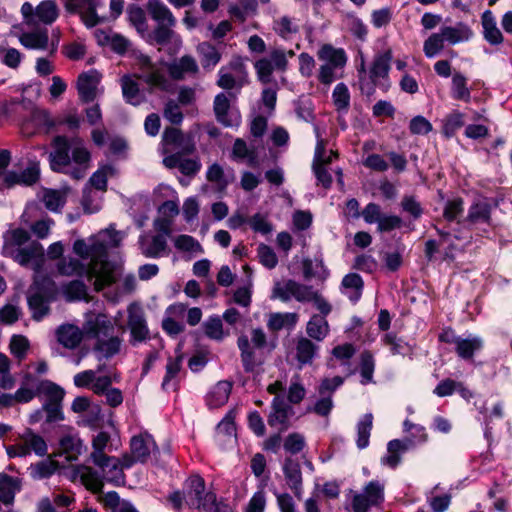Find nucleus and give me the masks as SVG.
I'll use <instances>...</instances> for the list:
<instances>
[{"mask_svg": "<svg viewBox=\"0 0 512 512\" xmlns=\"http://www.w3.org/2000/svg\"><path fill=\"white\" fill-rule=\"evenodd\" d=\"M6 253L19 265L34 272L33 285L28 294V305L33 319L40 321L49 313V304L56 300L58 289L55 282L47 276V259L42 244L37 241L23 248L5 247Z\"/></svg>", "mask_w": 512, "mask_h": 512, "instance_id": "obj_1", "label": "nucleus"}, {"mask_svg": "<svg viewBox=\"0 0 512 512\" xmlns=\"http://www.w3.org/2000/svg\"><path fill=\"white\" fill-rule=\"evenodd\" d=\"M89 264L85 265L79 260L70 259L66 263V274L75 273L85 276L89 282L93 281L95 289L100 291L116 281L113 267L107 258V246L100 241H94L89 245Z\"/></svg>", "mask_w": 512, "mask_h": 512, "instance_id": "obj_2", "label": "nucleus"}, {"mask_svg": "<svg viewBox=\"0 0 512 512\" xmlns=\"http://www.w3.org/2000/svg\"><path fill=\"white\" fill-rule=\"evenodd\" d=\"M84 329L89 337L96 340L93 352L99 361L110 359L120 352L122 339L114 335V324L107 315L103 313L87 315Z\"/></svg>", "mask_w": 512, "mask_h": 512, "instance_id": "obj_3", "label": "nucleus"}, {"mask_svg": "<svg viewBox=\"0 0 512 512\" xmlns=\"http://www.w3.org/2000/svg\"><path fill=\"white\" fill-rule=\"evenodd\" d=\"M21 13L24 19L23 24L27 27L52 24L58 17L59 11L54 0H44L34 7L30 2L21 6Z\"/></svg>", "mask_w": 512, "mask_h": 512, "instance_id": "obj_4", "label": "nucleus"}, {"mask_svg": "<svg viewBox=\"0 0 512 512\" xmlns=\"http://www.w3.org/2000/svg\"><path fill=\"white\" fill-rule=\"evenodd\" d=\"M69 149L70 147L66 140V175H70L76 180L83 179L90 168L91 154L87 148L77 146L72 149L70 159Z\"/></svg>", "mask_w": 512, "mask_h": 512, "instance_id": "obj_5", "label": "nucleus"}, {"mask_svg": "<svg viewBox=\"0 0 512 512\" xmlns=\"http://www.w3.org/2000/svg\"><path fill=\"white\" fill-rule=\"evenodd\" d=\"M101 0H66V12L79 14L81 21L87 28H92L104 21L97 14Z\"/></svg>", "mask_w": 512, "mask_h": 512, "instance_id": "obj_6", "label": "nucleus"}, {"mask_svg": "<svg viewBox=\"0 0 512 512\" xmlns=\"http://www.w3.org/2000/svg\"><path fill=\"white\" fill-rule=\"evenodd\" d=\"M38 391L45 397L44 409L47 413V421L53 422L60 419L62 389L50 381H43L40 383Z\"/></svg>", "mask_w": 512, "mask_h": 512, "instance_id": "obj_7", "label": "nucleus"}, {"mask_svg": "<svg viewBox=\"0 0 512 512\" xmlns=\"http://www.w3.org/2000/svg\"><path fill=\"white\" fill-rule=\"evenodd\" d=\"M40 179V163L30 160L22 171H8L4 176V184L10 188L15 185L32 186Z\"/></svg>", "mask_w": 512, "mask_h": 512, "instance_id": "obj_8", "label": "nucleus"}, {"mask_svg": "<svg viewBox=\"0 0 512 512\" xmlns=\"http://www.w3.org/2000/svg\"><path fill=\"white\" fill-rule=\"evenodd\" d=\"M128 327L131 333V343L143 342L149 338V329L146 324L143 310L132 303L128 307Z\"/></svg>", "mask_w": 512, "mask_h": 512, "instance_id": "obj_9", "label": "nucleus"}, {"mask_svg": "<svg viewBox=\"0 0 512 512\" xmlns=\"http://www.w3.org/2000/svg\"><path fill=\"white\" fill-rule=\"evenodd\" d=\"M83 335V331L78 327L72 324H66V350L76 349V352H66V358H69L76 365H78L88 353V348L81 346Z\"/></svg>", "mask_w": 512, "mask_h": 512, "instance_id": "obj_10", "label": "nucleus"}, {"mask_svg": "<svg viewBox=\"0 0 512 512\" xmlns=\"http://www.w3.org/2000/svg\"><path fill=\"white\" fill-rule=\"evenodd\" d=\"M162 141L166 145H171L179 149L176 153L193 154L196 150L193 137L191 135H185L180 129L175 127L165 128Z\"/></svg>", "mask_w": 512, "mask_h": 512, "instance_id": "obj_11", "label": "nucleus"}, {"mask_svg": "<svg viewBox=\"0 0 512 512\" xmlns=\"http://www.w3.org/2000/svg\"><path fill=\"white\" fill-rule=\"evenodd\" d=\"M187 154L173 153L163 159V164L168 169L178 168L179 171L188 177H194L202 167L198 157L184 158Z\"/></svg>", "mask_w": 512, "mask_h": 512, "instance_id": "obj_12", "label": "nucleus"}, {"mask_svg": "<svg viewBox=\"0 0 512 512\" xmlns=\"http://www.w3.org/2000/svg\"><path fill=\"white\" fill-rule=\"evenodd\" d=\"M308 285L300 284L295 280L289 279L283 284L276 282L272 290V298H278L283 302H288L294 297L297 301L303 302Z\"/></svg>", "mask_w": 512, "mask_h": 512, "instance_id": "obj_13", "label": "nucleus"}, {"mask_svg": "<svg viewBox=\"0 0 512 512\" xmlns=\"http://www.w3.org/2000/svg\"><path fill=\"white\" fill-rule=\"evenodd\" d=\"M293 414V408L286 403L285 399L276 396L272 401V412L268 416V424L270 427L281 425L280 432H283L289 428V418Z\"/></svg>", "mask_w": 512, "mask_h": 512, "instance_id": "obj_14", "label": "nucleus"}, {"mask_svg": "<svg viewBox=\"0 0 512 512\" xmlns=\"http://www.w3.org/2000/svg\"><path fill=\"white\" fill-rule=\"evenodd\" d=\"M94 35L98 45L109 46L118 55H124L131 46V42L126 37L112 30L97 29Z\"/></svg>", "mask_w": 512, "mask_h": 512, "instance_id": "obj_15", "label": "nucleus"}, {"mask_svg": "<svg viewBox=\"0 0 512 512\" xmlns=\"http://www.w3.org/2000/svg\"><path fill=\"white\" fill-rule=\"evenodd\" d=\"M99 74L96 70L83 72L78 76L77 91L82 103H91L96 98Z\"/></svg>", "mask_w": 512, "mask_h": 512, "instance_id": "obj_16", "label": "nucleus"}, {"mask_svg": "<svg viewBox=\"0 0 512 512\" xmlns=\"http://www.w3.org/2000/svg\"><path fill=\"white\" fill-rule=\"evenodd\" d=\"M491 204L486 200H476L470 206L467 217L458 223L463 225L487 224L491 225Z\"/></svg>", "mask_w": 512, "mask_h": 512, "instance_id": "obj_17", "label": "nucleus"}, {"mask_svg": "<svg viewBox=\"0 0 512 512\" xmlns=\"http://www.w3.org/2000/svg\"><path fill=\"white\" fill-rule=\"evenodd\" d=\"M31 30L23 31L19 42L28 49H45L48 45V30L46 27L34 26Z\"/></svg>", "mask_w": 512, "mask_h": 512, "instance_id": "obj_18", "label": "nucleus"}, {"mask_svg": "<svg viewBox=\"0 0 512 512\" xmlns=\"http://www.w3.org/2000/svg\"><path fill=\"white\" fill-rule=\"evenodd\" d=\"M237 345L240 350L241 362L246 373H252L256 367L262 364V360L258 357L254 347H252L248 337L241 335L237 339Z\"/></svg>", "mask_w": 512, "mask_h": 512, "instance_id": "obj_19", "label": "nucleus"}, {"mask_svg": "<svg viewBox=\"0 0 512 512\" xmlns=\"http://www.w3.org/2000/svg\"><path fill=\"white\" fill-rule=\"evenodd\" d=\"M283 473L289 488L296 497L300 498L302 490V472L301 466L297 459L287 457L283 464Z\"/></svg>", "mask_w": 512, "mask_h": 512, "instance_id": "obj_20", "label": "nucleus"}, {"mask_svg": "<svg viewBox=\"0 0 512 512\" xmlns=\"http://www.w3.org/2000/svg\"><path fill=\"white\" fill-rule=\"evenodd\" d=\"M63 252L64 245L61 241H57L48 247L45 257L47 259L46 267L48 268L47 276L50 278L57 274H64V260L61 259Z\"/></svg>", "mask_w": 512, "mask_h": 512, "instance_id": "obj_21", "label": "nucleus"}, {"mask_svg": "<svg viewBox=\"0 0 512 512\" xmlns=\"http://www.w3.org/2000/svg\"><path fill=\"white\" fill-rule=\"evenodd\" d=\"M93 463L101 469L103 477L110 482H118L124 478L120 458L105 455L93 461Z\"/></svg>", "mask_w": 512, "mask_h": 512, "instance_id": "obj_22", "label": "nucleus"}, {"mask_svg": "<svg viewBox=\"0 0 512 512\" xmlns=\"http://www.w3.org/2000/svg\"><path fill=\"white\" fill-rule=\"evenodd\" d=\"M51 150L48 151L46 146L43 147L44 154L48 155L50 168L55 171L62 173L64 172V137L55 136L50 144Z\"/></svg>", "mask_w": 512, "mask_h": 512, "instance_id": "obj_23", "label": "nucleus"}, {"mask_svg": "<svg viewBox=\"0 0 512 512\" xmlns=\"http://www.w3.org/2000/svg\"><path fill=\"white\" fill-rule=\"evenodd\" d=\"M77 478L80 479V482L83 485L93 491L101 490L103 486V482L100 479L98 472L88 466H78L77 468L72 469V481H75Z\"/></svg>", "mask_w": 512, "mask_h": 512, "instance_id": "obj_24", "label": "nucleus"}, {"mask_svg": "<svg viewBox=\"0 0 512 512\" xmlns=\"http://www.w3.org/2000/svg\"><path fill=\"white\" fill-rule=\"evenodd\" d=\"M231 390V382L219 381L206 396L207 406L211 409L223 406L228 401Z\"/></svg>", "mask_w": 512, "mask_h": 512, "instance_id": "obj_25", "label": "nucleus"}, {"mask_svg": "<svg viewBox=\"0 0 512 512\" xmlns=\"http://www.w3.org/2000/svg\"><path fill=\"white\" fill-rule=\"evenodd\" d=\"M323 152L324 146L321 141L316 147L312 168L318 184H321L325 189H328L332 185V176L328 172L327 168L324 167Z\"/></svg>", "mask_w": 512, "mask_h": 512, "instance_id": "obj_26", "label": "nucleus"}, {"mask_svg": "<svg viewBox=\"0 0 512 512\" xmlns=\"http://www.w3.org/2000/svg\"><path fill=\"white\" fill-rule=\"evenodd\" d=\"M412 446L413 442L410 439L403 441L399 439L391 440L387 445L388 455L384 457L383 463L391 468L397 467L401 461L400 454L406 452Z\"/></svg>", "mask_w": 512, "mask_h": 512, "instance_id": "obj_27", "label": "nucleus"}, {"mask_svg": "<svg viewBox=\"0 0 512 512\" xmlns=\"http://www.w3.org/2000/svg\"><path fill=\"white\" fill-rule=\"evenodd\" d=\"M147 10L157 24H176V19L172 12L161 0H148Z\"/></svg>", "mask_w": 512, "mask_h": 512, "instance_id": "obj_28", "label": "nucleus"}, {"mask_svg": "<svg viewBox=\"0 0 512 512\" xmlns=\"http://www.w3.org/2000/svg\"><path fill=\"white\" fill-rule=\"evenodd\" d=\"M197 53L199 55L201 65L205 70L212 69L221 60V53L209 42H202L198 44Z\"/></svg>", "mask_w": 512, "mask_h": 512, "instance_id": "obj_29", "label": "nucleus"}, {"mask_svg": "<svg viewBox=\"0 0 512 512\" xmlns=\"http://www.w3.org/2000/svg\"><path fill=\"white\" fill-rule=\"evenodd\" d=\"M484 38L492 45H498L503 42V35L496 26L495 19L490 10H486L481 17Z\"/></svg>", "mask_w": 512, "mask_h": 512, "instance_id": "obj_30", "label": "nucleus"}, {"mask_svg": "<svg viewBox=\"0 0 512 512\" xmlns=\"http://www.w3.org/2000/svg\"><path fill=\"white\" fill-rule=\"evenodd\" d=\"M392 57L393 55L390 49L386 50L382 54L377 55L374 58L372 66L370 68V78L373 80H378L379 78L388 77Z\"/></svg>", "mask_w": 512, "mask_h": 512, "instance_id": "obj_31", "label": "nucleus"}, {"mask_svg": "<svg viewBox=\"0 0 512 512\" xmlns=\"http://www.w3.org/2000/svg\"><path fill=\"white\" fill-rule=\"evenodd\" d=\"M483 347V341L479 337L460 338L456 345L457 355L464 360H471L475 352L480 351Z\"/></svg>", "mask_w": 512, "mask_h": 512, "instance_id": "obj_32", "label": "nucleus"}, {"mask_svg": "<svg viewBox=\"0 0 512 512\" xmlns=\"http://www.w3.org/2000/svg\"><path fill=\"white\" fill-rule=\"evenodd\" d=\"M306 332L310 338L322 341L329 332L327 320L321 315L314 314L307 323Z\"/></svg>", "mask_w": 512, "mask_h": 512, "instance_id": "obj_33", "label": "nucleus"}, {"mask_svg": "<svg viewBox=\"0 0 512 512\" xmlns=\"http://www.w3.org/2000/svg\"><path fill=\"white\" fill-rule=\"evenodd\" d=\"M213 110L216 120L225 127L233 125L229 118L230 100L224 93H219L215 96Z\"/></svg>", "mask_w": 512, "mask_h": 512, "instance_id": "obj_34", "label": "nucleus"}, {"mask_svg": "<svg viewBox=\"0 0 512 512\" xmlns=\"http://www.w3.org/2000/svg\"><path fill=\"white\" fill-rule=\"evenodd\" d=\"M319 59L327 61L326 65L338 68L345 65L347 58L343 49H335L333 46L326 44L318 52Z\"/></svg>", "mask_w": 512, "mask_h": 512, "instance_id": "obj_35", "label": "nucleus"}, {"mask_svg": "<svg viewBox=\"0 0 512 512\" xmlns=\"http://www.w3.org/2000/svg\"><path fill=\"white\" fill-rule=\"evenodd\" d=\"M318 346L306 337H299L296 343V359L300 364H310Z\"/></svg>", "mask_w": 512, "mask_h": 512, "instance_id": "obj_36", "label": "nucleus"}, {"mask_svg": "<svg viewBox=\"0 0 512 512\" xmlns=\"http://www.w3.org/2000/svg\"><path fill=\"white\" fill-rule=\"evenodd\" d=\"M298 321L296 313H271L267 322L270 331H280L284 327L293 328Z\"/></svg>", "mask_w": 512, "mask_h": 512, "instance_id": "obj_37", "label": "nucleus"}, {"mask_svg": "<svg viewBox=\"0 0 512 512\" xmlns=\"http://www.w3.org/2000/svg\"><path fill=\"white\" fill-rule=\"evenodd\" d=\"M120 82L125 101L133 106L139 105L141 99L138 83L130 75L122 76Z\"/></svg>", "mask_w": 512, "mask_h": 512, "instance_id": "obj_38", "label": "nucleus"}, {"mask_svg": "<svg viewBox=\"0 0 512 512\" xmlns=\"http://www.w3.org/2000/svg\"><path fill=\"white\" fill-rule=\"evenodd\" d=\"M440 32L443 36L444 41H447L449 44L452 45L462 41H466L472 35L471 30L463 24H459L456 27H442L440 29Z\"/></svg>", "mask_w": 512, "mask_h": 512, "instance_id": "obj_39", "label": "nucleus"}, {"mask_svg": "<svg viewBox=\"0 0 512 512\" xmlns=\"http://www.w3.org/2000/svg\"><path fill=\"white\" fill-rule=\"evenodd\" d=\"M169 72L174 79H182L185 73H197L198 65L190 55H185L170 66Z\"/></svg>", "mask_w": 512, "mask_h": 512, "instance_id": "obj_40", "label": "nucleus"}, {"mask_svg": "<svg viewBox=\"0 0 512 512\" xmlns=\"http://www.w3.org/2000/svg\"><path fill=\"white\" fill-rule=\"evenodd\" d=\"M33 120L47 134L55 132L57 127L63 123L61 117H54L47 110H36L33 113Z\"/></svg>", "mask_w": 512, "mask_h": 512, "instance_id": "obj_41", "label": "nucleus"}, {"mask_svg": "<svg viewBox=\"0 0 512 512\" xmlns=\"http://www.w3.org/2000/svg\"><path fill=\"white\" fill-rule=\"evenodd\" d=\"M21 440L23 446L28 448V454L32 451L37 455H43L46 453L47 445L44 439L35 434L31 429H26L21 435Z\"/></svg>", "mask_w": 512, "mask_h": 512, "instance_id": "obj_42", "label": "nucleus"}, {"mask_svg": "<svg viewBox=\"0 0 512 512\" xmlns=\"http://www.w3.org/2000/svg\"><path fill=\"white\" fill-rule=\"evenodd\" d=\"M373 426V415L367 413L357 424V447L364 449L369 445V438Z\"/></svg>", "mask_w": 512, "mask_h": 512, "instance_id": "obj_43", "label": "nucleus"}, {"mask_svg": "<svg viewBox=\"0 0 512 512\" xmlns=\"http://www.w3.org/2000/svg\"><path fill=\"white\" fill-rule=\"evenodd\" d=\"M23 58V53H21L18 49L10 46L0 45V62L10 69H18Z\"/></svg>", "mask_w": 512, "mask_h": 512, "instance_id": "obj_44", "label": "nucleus"}, {"mask_svg": "<svg viewBox=\"0 0 512 512\" xmlns=\"http://www.w3.org/2000/svg\"><path fill=\"white\" fill-rule=\"evenodd\" d=\"M19 490L17 481L7 475H0V501L4 504L13 502L16 491Z\"/></svg>", "mask_w": 512, "mask_h": 512, "instance_id": "obj_45", "label": "nucleus"}, {"mask_svg": "<svg viewBox=\"0 0 512 512\" xmlns=\"http://www.w3.org/2000/svg\"><path fill=\"white\" fill-rule=\"evenodd\" d=\"M175 25L168 24H157L155 29L149 34V38L152 42L157 45H167L170 43L175 36L173 27Z\"/></svg>", "mask_w": 512, "mask_h": 512, "instance_id": "obj_46", "label": "nucleus"}, {"mask_svg": "<svg viewBox=\"0 0 512 512\" xmlns=\"http://www.w3.org/2000/svg\"><path fill=\"white\" fill-rule=\"evenodd\" d=\"M130 450L140 463L147 462L151 453L149 443L141 435L131 438Z\"/></svg>", "mask_w": 512, "mask_h": 512, "instance_id": "obj_47", "label": "nucleus"}, {"mask_svg": "<svg viewBox=\"0 0 512 512\" xmlns=\"http://www.w3.org/2000/svg\"><path fill=\"white\" fill-rule=\"evenodd\" d=\"M452 97L466 102L471 97L470 90L467 88V79L459 72L454 73L452 78Z\"/></svg>", "mask_w": 512, "mask_h": 512, "instance_id": "obj_48", "label": "nucleus"}, {"mask_svg": "<svg viewBox=\"0 0 512 512\" xmlns=\"http://www.w3.org/2000/svg\"><path fill=\"white\" fill-rule=\"evenodd\" d=\"M374 368L375 362L372 353L368 350L363 351L360 355V374L362 377V384L365 385L373 381Z\"/></svg>", "mask_w": 512, "mask_h": 512, "instance_id": "obj_49", "label": "nucleus"}, {"mask_svg": "<svg viewBox=\"0 0 512 512\" xmlns=\"http://www.w3.org/2000/svg\"><path fill=\"white\" fill-rule=\"evenodd\" d=\"M58 469V463L52 458L44 459L30 467L31 476L42 479L51 476Z\"/></svg>", "mask_w": 512, "mask_h": 512, "instance_id": "obj_50", "label": "nucleus"}, {"mask_svg": "<svg viewBox=\"0 0 512 512\" xmlns=\"http://www.w3.org/2000/svg\"><path fill=\"white\" fill-rule=\"evenodd\" d=\"M11 361L7 355L0 353V388L9 390L12 389L15 384V378L10 373Z\"/></svg>", "mask_w": 512, "mask_h": 512, "instance_id": "obj_51", "label": "nucleus"}, {"mask_svg": "<svg viewBox=\"0 0 512 512\" xmlns=\"http://www.w3.org/2000/svg\"><path fill=\"white\" fill-rule=\"evenodd\" d=\"M167 240L164 235L156 234L152 237L150 245L142 249V253L148 258H158L167 250Z\"/></svg>", "mask_w": 512, "mask_h": 512, "instance_id": "obj_52", "label": "nucleus"}, {"mask_svg": "<svg viewBox=\"0 0 512 512\" xmlns=\"http://www.w3.org/2000/svg\"><path fill=\"white\" fill-rule=\"evenodd\" d=\"M333 103L337 111H347L350 106V93L344 83H339L333 90Z\"/></svg>", "mask_w": 512, "mask_h": 512, "instance_id": "obj_53", "label": "nucleus"}, {"mask_svg": "<svg viewBox=\"0 0 512 512\" xmlns=\"http://www.w3.org/2000/svg\"><path fill=\"white\" fill-rule=\"evenodd\" d=\"M305 297L307 299H304L303 302H313L316 308L322 314L321 316L324 318L331 312L332 306L321 294L315 291L312 286L308 285V290H306Z\"/></svg>", "mask_w": 512, "mask_h": 512, "instance_id": "obj_54", "label": "nucleus"}, {"mask_svg": "<svg viewBox=\"0 0 512 512\" xmlns=\"http://www.w3.org/2000/svg\"><path fill=\"white\" fill-rule=\"evenodd\" d=\"M342 286L354 290V293L349 296L351 301L356 302L360 299L364 283L359 274L350 273L344 276Z\"/></svg>", "mask_w": 512, "mask_h": 512, "instance_id": "obj_55", "label": "nucleus"}, {"mask_svg": "<svg viewBox=\"0 0 512 512\" xmlns=\"http://www.w3.org/2000/svg\"><path fill=\"white\" fill-rule=\"evenodd\" d=\"M38 197L48 210L56 212L60 208L62 195L59 191L44 188L39 192Z\"/></svg>", "mask_w": 512, "mask_h": 512, "instance_id": "obj_56", "label": "nucleus"}, {"mask_svg": "<svg viewBox=\"0 0 512 512\" xmlns=\"http://www.w3.org/2000/svg\"><path fill=\"white\" fill-rule=\"evenodd\" d=\"M444 39L441 32L431 34L423 45V51L428 58L439 54L444 48Z\"/></svg>", "mask_w": 512, "mask_h": 512, "instance_id": "obj_57", "label": "nucleus"}, {"mask_svg": "<svg viewBox=\"0 0 512 512\" xmlns=\"http://www.w3.org/2000/svg\"><path fill=\"white\" fill-rule=\"evenodd\" d=\"M464 125L463 114L453 112L446 116L443 121L442 132L445 137L450 138L455 135L456 131Z\"/></svg>", "mask_w": 512, "mask_h": 512, "instance_id": "obj_58", "label": "nucleus"}, {"mask_svg": "<svg viewBox=\"0 0 512 512\" xmlns=\"http://www.w3.org/2000/svg\"><path fill=\"white\" fill-rule=\"evenodd\" d=\"M174 246L176 249L184 252H203L201 244L194 237L186 234L177 236L174 239Z\"/></svg>", "mask_w": 512, "mask_h": 512, "instance_id": "obj_59", "label": "nucleus"}, {"mask_svg": "<svg viewBox=\"0 0 512 512\" xmlns=\"http://www.w3.org/2000/svg\"><path fill=\"white\" fill-rule=\"evenodd\" d=\"M71 430L66 428V461L76 460L83 448L82 441Z\"/></svg>", "mask_w": 512, "mask_h": 512, "instance_id": "obj_60", "label": "nucleus"}, {"mask_svg": "<svg viewBox=\"0 0 512 512\" xmlns=\"http://www.w3.org/2000/svg\"><path fill=\"white\" fill-rule=\"evenodd\" d=\"M400 206L402 210L408 213L413 220H418L424 213L420 202L417 201L415 196L412 195H404Z\"/></svg>", "mask_w": 512, "mask_h": 512, "instance_id": "obj_61", "label": "nucleus"}, {"mask_svg": "<svg viewBox=\"0 0 512 512\" xmlns=\"http://www.w3.org/2000/svg\"><path fill=\"white\" fill-rule=\"evenodd\" d=\"M29 346V340L25 336H12L10 341V351L19 361H22L26 357Z\"/></svg>", "mask_w": 512, "mask_h": 512, "instance_id": "obj_62", "label": "nucleus"}, {"mask_svg": "<svg viewBox=\"0 0 512 512\" xmlns=\"http://www.w3.org/2000/svg\"><path fill=\"white\" fill-rule=\"evenodd\" d=\"M347 25L350 32L359 40L364 41L367 37L368 30L366 25L360 18L354 14L346 15Z\"/></svg>", "mask_w": 512, "mask_h": 512, "instance_id": "obj_63", "label": "nucleus"}, {"mask_svg": "<svg viewBox=\"0 0 512 512\" xmlns=\"http://www.w3.org/2000/svg\"><path fill=\"white\" fill-rule=\"evenodd\" d=\"M203 326L207 337L214 340L223 339V325L218 316L210 317Z\"/></svg>", "mask_w": 512, "mask_h": 512, "instance_id": "obj_64", "label": "nucleus"}]
</instances>
